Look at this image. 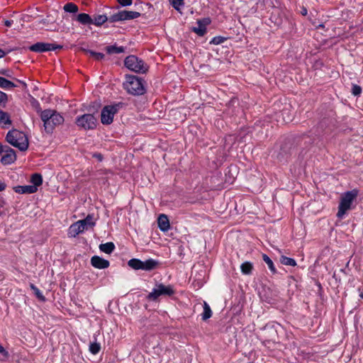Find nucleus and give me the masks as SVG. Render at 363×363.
I'll return each mask as SVG.
<instances>
[{
	"instance_id": "1",
	"label": "nucleus",
	"mask_w": 363,
	"mask_h": 363,
	"mask_svg": "<svg viewBox=\"0 0 363 363\" xmlns=\"http://www.w3.org/2000/svg\"><path fill=\"white\" fill-rule=\"evenodd\" d=\"M40 118L43 121L47 133H52L55 127L64 122V118L55 111L46 109L41 112Z\"/></svg>"
},
{
	"instance_id": "2",
	"label": "nucleus",
	"mask_w": 363,
	"mask_h": 363,
	"mask_svg": "<svg viewBox=\"0 0 363 363\" xmlns=\"http://www.w3.org/2000/svg\"><path fill=\"white\" fill-rule=\"evenodd\" d=\"M6 141L21 151H25L28 147V139L27 135L22 131L13 129L6 135Z\"/></svg>"
},
{
	"instance_id": "3",
	"label": "nucleus",
	"mask_w": 363,
	"mask_h": 363,
	"mask_svg": "<svg viewBox=\"0 0 363 363\" xmlns=\"http://www.w3.org/2000/svg\"><path fill=\"white\" fill-rule=\"evenodd\" d=\"M123 87L128 94L134 96L143 95L145 92L143 80L134 75L126 76Z\"/></svg>"
},
{
	"instance_id": "4",
	"label": "nucleus",
	"mask_w": 363,
	"mask_h": 363,
	"mask_svg": "<svg viewBox=\"0 0 363 363\" xmlns=\"http://www.w3.org/2000/svg\"><path fill=\"white\" fill-rule=\"evenodd\" d=\"M357 194L358 191L354 189L347 191L342 196L337 213V218H342L346 213L352 208V203L357 198Z\"/></svg>"
},
{
	"instance_id": "5",
	"label": "nucleus",
	"mask_w": 363,
	"mask_h": 363,
	"mask_svg": "<svg viewBox=\"0 0 363 363\" xmlns=\"http://www.w3.org/2000/svg\"><path fill=\"white\" fill-rule=\"evenodd\" d=\"M95 225L93 221V216L88 215L86 218L78 220L74 224L71 225L68 230V235L69 237H76L79 233L91 228Z\"/></svg>"
},
{
	"instance_id": "6",
	"label": "nucleus",
	"mask_w": 363,
	"mask_h": 363,
	"mask_svg": "<svg viewBox=\"0 0 363 363\" xmlns=\"http://www.w3.org/2000/svg\"><path fill=\"white\" fill-rule=\"evenodd\" d=\"M125 104L123 102H118L112 105L105 106L101 113V121L103 124L109 125L113 121L114 115L123 108Z\"/></svg>"
},
{
	"instance_id": "7",
	"label": "nucleus",
	"mask_w": 363,
	"mask_h": 363,
	"mask_svg": "<svg viewBox=\"0 0 363 363\" xmlns=\"http://www.w3.org/2000/svg\"><path fill=\"white\" fill-rule=\"evenodd\" d=\"M125 66L130 70L136 73H145L148 66L145 62L135 55H129L124 60Z\"/></svg>"
},
{
	"instance_id": "8",
	"label": "nucleus",
	"mask_w": 363,
	"mask_h": 363,
	"mask_svg": "<svg viewBox=\"0 0 363 363\" xmlns=\"http://www.w3.org/2000/svg\"><path fill=\"white\" fill-rule=\"evenodd\" d=\"M174 294V291L172 286L159 284L148 294L147 298L150 301H156L160 296H172Z\"/></svg>"
},
{
	"instance_id": "9",
	"label": "nucleus",
	"mask_w": 363,
	"mask_h": 363,
	"mask_svg": "<svg viewBox=\"0 0 363 363\" xmlns=\"http://www.w3.org/2000/svg\"><path fill=\"white\" fill-rule=\"evenodd\" d=\"M76 124L84 130H91L96 126V119L94 115L86 113L77 117Z\"/></svg>"
},
{
	"instance_id": "10",
	"label": "nucleus",
	"mask_w": 363,
	"mask_h": 363,
	"mask_svg": "<svg viewBox=\"0 0 363 363\" xmlns=\"http://www.w3.org/2000/svg\"><path fill=\"white\" fill-rule=\"evenodd\" d=\"M140 13L133 11H121L116 13L110 16V22H118L127 20H131L138 18Z\"/></svg>"
},
{
	"instance_id": "11",
	"label": "nucleus",
	"mask_w": 363,
	"mask_h": 363,
	"mask_svg": "<svg viewBox=\"0 0 363 363\" xmlns=\"http://www.w3.org/2000/svg\"><path fill=\"white\" fill-rule=\"evenodd\" d=\"M62 48V46L61 45L39 42L30 46L29 50L35 52H43L46 51L55 50L57 48L61 49Z\"/></svg>"
},
{
	"instance_id": "12",
	"label": "nucleus",
	"mask_w": 363,
	"mask_h": 363,
	"mask_svg": "<svg viewBox=\"0 0 363 363\" xmlns=\"http://www.w3.org/2000/svg\"><path fill=\"white\" fill-rule=\"evenodd\" d=\"M3 150L4 151H2V152H4L5 154L2 156L1 162L3 164H10L13 163L16 160L15 151L7 145H3Z\"/></svg>"
},
{
	"instance_id": "13",
	"label": "nucleus",
	"mask_w": 363,
	"mask_h": 363,
	"mask_svg": "<svg viewBox=\"0 0 363 363\" xmlns=\"http://www.w3.org/2000/svg\"><path fill=\"white\" fill-rule=\"evenodd\" d=\"M91 265L97 269H106L109 267V262L99 256H93L91 259Z\"/></svg>"
},
{
	"instance_id": "14",
	"label": "nucleus",
	"mask_w": 363,
	"mask_h": 363,
	"mask_svg": "<svg viewBox=\"0 0 363 363\" xmlns=\"http://www.w3.org/2000/svg\"><path fill=\"white\" fill-rule=\"evenodd\" d=\"M13 190L18 194H33L37 191L38 188L35 186L26 185V186H16L13 187Z\"/></svg>"
},
{
	"instance_id": "15",
	"label": "nucleus",
	"mask_w": 363,
	"mask_h": 363,
	"mask_svg": "<svg viewBox=\"0 0 363 363\" xmlns=\"http://www.w3.org/2000/svg\"><path fill=\"white\" fill-rule=\"evenodd\" d=\"M157 224L159 228L163 232H166L169 229V221L168 217L164 214H161L158 217Z\"/></svg>"
},
{
	"instance_id": "16",
	"label": "nucleus",
	"mask_w": 363,
	"mask_h": 363,
	"mask_svg": "<svg viewBox=\"0 0 363 363\" xmlns=\"http://www.w3.org/2000/svg\"><path fill=\"white\" fill-rule=\"evenodd\" d=\"M92 19H93L92 24H94L96 26H101L106 21L110 22V16H107L106 14L94 15V18Z\"/></svg>"
},
{
	"instance_id": "17",
	"label": "nucleus",
	"mask_w": 363,
	"mask_h": 363,
	"mask_svg": "<svg viewBox=\"0 0 363 363\" xmlns=\"http://www.w3.org/2000/svg\"><path fill=\"white\" fill-rule=\"evenodd\" d=\"M158 264V262L153 259H149L145 261H143L141 269L145 271H150L154 269Z\"/></svg>"
},
{
	"instance_id": "18",
	"label": "nucleus",
	"mask_w": 363,
	"mask_h": 363,
	"mask_svg": "<svg viewBox=\"0 0 363 363\" xmlns=\"http://www.w3.org/2000/svg\"><path fill=\"white\" fill-rule=\"evenodd\" d=\"M76 20L82 25H91L93 21L92 18L89 14L84 13L78 14Z\"/></svg>"
},
{
	"instance_id": "19",
	"label": "nucleus",
	"mask_w": 363,
	"mask_h": 363,
	"mask_svg": "<svg viewBox=\"0 0 363 363\" xmlns=\"http://www.w3.org/2000/svg\"><path fill=\"white\" fill-rule=\"evenodd\" d=\"M11 121L9 113L0 110V125L4 127L7 125H11Z\"/></svg>"
},
{
	"instance_id": "20",
	"label": "nucleus",
	"mask_w": 363,
	"mask_h": 363,
	"mask_svg": "<svg viewBox=\"0 0 363 363\" xmlns=\"http://www.w3.org/2000/svg\"><path fill=\"white\" fill-rule=\"evenodd\" d=\"M99 249L101 251L106 254H111L115 249V245L112 242H108L104 244H101L99 245Z\"/></svg>"
},
{
	"instance_id": "21",
	"label": "nucleus",
	"mask_w": 363,
	"mask_h": 363,
	"mask_svg": "<svg viewBox=\"0 0 363 363\" xmlns=\"http://www.w3.org/2000/svg\"><path fill=\"white\" fill-rule=\"evenodd\" d=\"M212 315V311L209 306V305L204 301L203 302V311L201 313V318L203 320H206L209 319Z\"/></svg>"
},
{
	"instance_id": "22",
	"label": "nucleus",
	"mask_w": 363,
	"mask_h": 363,
	"mask_svg": "<svg viewBox=\"0 0 363 363\" xmlns=\"http://www.w3.org/2000/svg\"><path fill=\"white\" fill-rule=\"evenodd\" d=\"M16 85L4 77H0V88L9 89L16 87Z\"/></svg>"
},
{
	"instance_id": "23",
	"label": "nucleus",
	"mask_w": 363,
	"mask_h": 363,
	"mask_svg": "<svg viewBox=\"0 0 363 363\" xmlns=\"http://www.w3.org/2000/svg\"><path fill=\"white\" fill-rule=\"evenodd\" d=\"M142 262L139 259H131L128 262V265L133 269L138 270L141 269Z\"/></svg>"
},
{
	"instance_id": "24",
	"label": "nucleus",
	"mask_w": 363,
	"mask_h": 363,
	"mask_svg": "<svg viewBox=\"0 0 363 363\" xmlns=\"http://www.w3.org/2000/svg\"><path fill=\"white\" fill-rule=\"evenodd\" d=\"M31 183L33 184L31 186H35L36 188L42 184L43 178L41 174H34L31 177L30 179Z\"/></svg>"
},
{
	"instance_id": "25",
	"label": "nucleus",
	"mask_w": 363,
	"mask_h": 363,
	"mask_svg": "<svg viewBox=\"0 0 363 363\" xmlns=\"http://www.w3.org/2000/svg\"><path fill=\"white\" fill-rule=\"evenodd\" d=\"M193 30L200 36L203 35L206 32V25L201 21H198V27L194 28Z\"/></svg>"
},
{
	"instance_id": "26",
	"label": "nucleus",
	"mask_w": 363,
	"mask_h": 363,
	"mask_svg": "<svg viewBox=\"0 0 363 363\" xmlns=\"http://www.w3.org/2000/svg\"><path fill=\"white\" fill-rule=\"evenodd\" d=\"M253 266L250 262H245L240 266L241 272L245 274H250L252 272Z\"/></svg>"
},
{
	"instance_id": "27",
	"label": "nucleus",
	"mask_w": 363,
	"mask_h": 363,
	"mask_svg": "<svg viewBox=\"0 0 363 363\" xmlns=\"http://www.w3.org/2000/svg\"><path fill=\"white\" fill-rule=\"evenodd\" d=\"M280 262L286 266L294 267L296 265L295 259L283 255L280 257Z\"/></svg>"
},
{
	"instance_id": "28",
	"label": "nucleus",
	"mask_w": 363,
	"mask_h": 363,
	"mask_svg": "<svg viewBox=\"0 0 363 363\" xmlns=\"http://www.w3.org/2000/svg\"><path fill=\"white\" fill-rule=\"evenodd\" d=\"M63 9L65 12L75 13L79 11L78 6L74 3L66 4Z\"/></svg>"
},
{
	"instance_id": "29",
	"label": "nucleus",
	"mask_w": 363,
	"mask_h": 363,
	"mask_svg": "<svg viewBox=\"0 0 363 363\" xmlns=\"http://www.w3.org/2000/svg\"><path fill=\"white\" fill-rule=\"evenodd\" d=\"M106 50L108 54L121 53L124 52V48L122 46L117 47L116 45H111L107 46Z\"/></svg>"
},
{
	"instance_id": "30",
	"label": "nucleus",
	"mask_w": 363,
	"mask_h": 363,
	"mask_svg": "<svg viewBox=\"0 0 363 363\" xmlns=\"http://www.w3.org/2000/svg\"><path fill=\"white\" fill-rule=\"evenodd\" d=\"M262 259L264 261V262L267 264V266H268L269 269H270V271L273 274L277 273V270H276V268H275V267L274 265V263H273L272 260L265 254H263Z\"/></svg>"
},
{
	"instance_id": "31",
	"label": "nucleus",
	"mask_w": 363,
	"mask_h": 363,
	"mask_svg": "<svg viewBox=\"0 0 363 363\" xmlns=\"http://www.w3.org/2000/svg\"><path fill=\"white\" fill-rule=\"evenodd\" d=\"M82 50L86 53L89 54L91 56L94 57L97 60H101L104 57V55L101 52H96L92 50H86L85 48H82Z\"/></svg>"
},
{
	"instance_id": "32",
	"label": "nucleus",
	"mask_w": 363,
	"mask_h": 363,
	"mask_svg": "<svg viewBox=\"0 0 363 363\" xmlns=\"http://www.w3.org/2000/svg\"><path fill=\"white\" fill-rule=\"evenodd\" d=\"M30 287L33 290L35 295L39 300H41V301L45 300V296L43 295L41 291L33 284H30Z\"/></svg>"
},
{
	"instance_id": "33",
	"label": "nucleus",
	"mask_w": 363,
	"mask_h": 363,
	"mask_svg": "<svg viewBox=\"0 0 363 363\" xmlns=\"http://www.w3.org/2000/svg\"><path fill=\"white\" fill-rule=\"evenodd\" d=\"M101 350V345L98 342H91L89 345V351L93 354H96Z\"/></svg>"
},
{
	"instance_id": "34",
	"label": "nucleus",
	"mask_w": 363,
	"mask_h": 363,
	"mask_svg": "<svg viewBox=\"0 0 363 363\" xmlns=\"http://www.w3.org/2000/svg\"><path fill=\"white\" fill-rule=\"evenodd\" d=\"M172 6L177 9H179V6L184 4V0H169Z\"/></svg>"
},
{
	"instance_id": "35",
	"label": "nucleus",
	"mask_w": 363,
	"mask_h": 363,
	"mask_svg": "<svg viewBox=\"0 0 363 363\" xmlns=\"http://www.w3.org/2000/svg\"><path fill=\"white\" fill-rule=\"evenodd\" d=\"M225 40V38L221 37V36H216V37H214L210 42V43L211 44H214V45H219V44H221L222 43H223Z\"/></svg>"
},
{
	"instance_id": "36",
	"label": "nucleus",
	"mask_w": 363,
	"mask_h": 363,
	"mask_svg": "<svg viewBox=\"0 0 363 363\" xmlns=\"http://www.w3.org/2000/svg\"><path fill=\"white\" fill-rule=\"evenodd\" d=\"M362 92V88L357 84H353L352 93L354 96H359Z\"/></svg>"
},
{
	"instance_id": "37",
	"label": "nucleus",
	"mask_w": 363,
	"mask_h": 363,
	"mask_svg": "<svg viewBox=\"0 0 363 363\" xmlns=\"http://www.w3.org/2000/svg\"><path fill=\"white\" fill-rule=\"evenodd\" d=\"M8 101V96L6 93L0 91V104H5Z\"/></svg>"
},
{
	"instance_id": "38",
	"label": "nucleus",
	"mask_w": 363,
	"mask_h": 363,
	"mask_svg": "<svg viewBox=\"0 0 363 363\" xmlns=\"http://www.w3.org/2000/svg\"><path fill=\"white\" fill-rule=\"evenodd\" d=\"M118 2L123 6H127L132 4V0H118Z\"/></svg>"
},
{
	"instance_id": "39",
	"label": "nucleus",
	"mask_w": 363,
	"mask_h": 363,
	"mask_svg": "<svg viewBox=\"0 0 363 363\" xmlns=\"http://www.w3.org/2000/svg\"><path fill=\"white\" fill-rule=\"evenodd\" d=\"M0 353L2 354L4 357H8L9 356L8 352L6 351L1 345H0Z\"/></svg>"
},
{
	"instance_id": "40",
	"label": "nucleus",
	"mask_w": 363,
	"mask_h": 363,
	"mask_svg": "<svg viewBox=\"0 0 363 363\" xmlns=\"http://www.w3.org/2000/svg\"><path fill=\"white\" fill-rule=\"evenodd\" d=\"M93 157H95V158H96V159H97L99 161H100V162H101V161H102V160H103V156H102V155H101V154H100V153H94V154L93 155Z\"/></svg>"
},
{
	"instance_id": "41",
	"label": "nucleus",
	"mask_w": 363,
	"mask_h": 363,
	"mask_svg": "<svg viewBox=\"0 0 363 363\" xmlns=\"http://www.w3.org/2000/svg\"><path fill=\"white\" fill-rule=\"evenodd\" d=\"M6 184L4 182L0 181V191H4L6 189Z\"/></svg>"
},
{
	"instance_id": "42",
	"label": "nucleus",
	"mask_w": 363,
	"mask_h": 363,
	"mask_svg": "<svg viewBox=\"0 0 363 363\" xmlns=\"http://www.w3.org/2000/svg\"><path fill=\"white\" fill-rule=\"evenodd\" d=\"M12 23H13V21L6 20V21H4V25H5L6 26H7V27H10V26H11Z\"/></svg>"
},
{
	"instance_id": "43",
	"label": "nucleus",
	"mask_w": 363,
	"mask_h": 363,
	"mask_svg": "<svg viewBox=\"0 0 363 363\" xmlns=\"http://www.w3.org/2000/svg\"><path fill=\"white\" fill-rule=\"evenodd\" d=\"M201 22L203 23V24H205L206 26L210 23V20L208 18H205Z\"/></svg>"
},
{
	"instance_id": "44",
	"label": "nucleus",
	"mask_w": 363,
	"mask_h": 363,
	"mask_svg": "<svg viewBox=\"0 0 363 363\" xmlns=\"http://www.w3.org/2000/svg\"><path fill=\"white\" fill-rule=\"evenodd\" d=\"M6 52L5 51L0 49V58L4 57L6 55Z\"/></svg>"
},
{
	"instance_id": "45",
	"label": "nucleus",
	"mask_w": 363,
	"mask_h": 363,
	"mask_svg": "<svg viewBox=\"0 0 363 363\" xmlns=\"http://www.w3.org/2000/svg\"><path fill=\"white\" fill-rule=\"evenodd\" d=\"M0 74H3V75H6V76H9V75L7 74V71H6V70H0Z\"/></svg>"
},
{
	"instance_id": "46",
	"label": "nucleus",
	"mask_w": 363,
	"mask_h": 363,
	"mask_svg": "<svg viewBox=\"0 0 363 363\" xmlns=\"http://www.w3.org/2000/svg\"><path fill=\"white\" fill-rule=\"evenodd\" d=\"M3 150V145L0 143V155L2 153Z\"/></svg>"
},
{
	"instance_id": "47",
	"label": "nucleus",
	"mask_w": 363,
	"mask_h": 363,
	"mask_svg": "<svg viewBox=\"0 0 363 363\" xmlns=\"http://www.w3.org/2000/svg\"><path fill=\"white\" fill-rule=\"evenodd\" d=\"M40 23H43L45 24L46 23V20L45 19H43L40 21Z\"/></svg>"
},
{
	"instance_id": "48",
	"label": "nucleus",
	"mask_w": 363,
	"mask_h": 363,
	"mask_svg": "<svg viewBox=\"0 0 363 363\" xmlns=\"http://www.w3.org/2000/svg\"><path fill=\"white\" fill-rule=\"evenodd\" d=\"M302 13H303V15H306V14L307 13V11H306V9H304V11H303Z\"/></svg>"
},
{
	"instance_id": "49",
	"label": "nucleus",
	"mask_w": 363,
	"mask_h": 363,
	"mask_svg": "<svg viewBox=\"0 0 363 363\" xmlns=\"http://www.w3.org/2000/svg\"><path fill=\"white\" fill-rule=\"evenodd\" d=\"M360 297H361L362 298H363V293H362V294H360Z\"/></svg>"
}]
</instances>
